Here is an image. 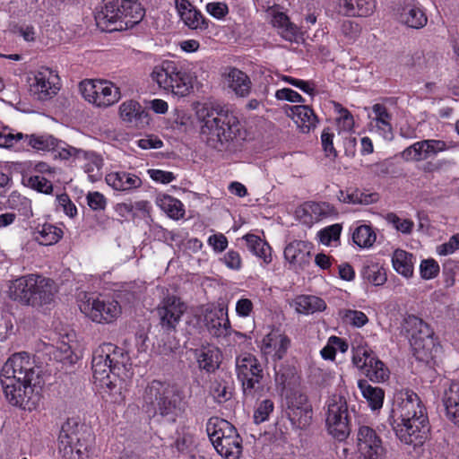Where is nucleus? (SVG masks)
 Returning <instances> with one entry per match:
<instances>
[{
    "label": "nucleus",
    "instance_id": "obj_40",
    "mask_svg": "<svg viewBox=\"0 0 459 459\" xmlns=\"http://www.w3.org/2000/svg\"><path fill=\"white\" fill-rule=\"evenodd\" d=\"M244 239L250 252L262 258L265 264L272 262V248L266 241L254 234L245 235Z\"/></svg>",
    "mask_w": 459,
    "mask_h": 459
},
{
    "label": "nucleus",
    "instance_id": "obj_1",
    "mask_svg": "<svg viewBox=\"0 0 459 459\" xmlns=\"http://www.w3.org/2000/svg\"><path fill=\"white\" fill-rule=\"evenodd\" d=\"M0 382L10 404L23 410L37 409L41 401V377L29 353H14L2 367Z\"/></svg>",
    "mask_w": 459,
    "mask_h": 459
},
{
    "label": "nucleus",
    "instance_id": "obj_57",
    "mask_svg": "<svg viewBox=\"0 0 459 459\" xmlns=\"http://www.w3.org/2000/svg\"><path fill=\"white\" fill-rule=\"evenodd\" d=\"M210 392L214 400L219 403H225L231 398V392L228 390V385L225 381H213Z\"/></svg>",
    "mask_w": 459,
    "mask_h": 459
},
{
    "label": "nucleus",
    "instance_id": "obj_5",
    "mask_svg": "<svg viewBox=\"0 0 459 459\" xmlns=\"http://www.w3.org/2000/svg\"><path fill=\"white\" fill-rule=\"evenodd\" d=\"M402 327L416 359L426 363L432 359L433 352L437 347L431 327L414 315H408L403 319Z\"/></svg>",
    "mask_w": 459,
    "mask_h": 459
},
{
    "label": "nucleus",
    "instance_id": "obj_24",
    "mask_svg": "<svg viewBox=\"0 0 459 459\" xmlns=\"http://www.w3.org/2000/svg\"><path fill=\"white\" fill-rule=\"evenodd\" d=\"M105 179L107 184L117 191H131L139 188L143 184L138 176L126 171L110 172Z\"/></svg>",
    "mask_w": 459,
    "mask_h": 459
},
{
    "label": "nucleus",
    "instance_id": "obj_51",
    "mask_svg": "<svg viewBox=\"0 0 459 459\" xmlns=\"http://www.w3.org/2000/svg\"><path fill=\"white\" fill-rule=\"evenodd\" d=\"M23 184L30 187L31 189L37 190L38 192L44 194H51L53 191L52 183L47 178L40 176H30L27 178H23Z\"/></svg>",
    "mask_w": 459,
    "mask_h": 459
},
{
    "label": "nucleus",
    "instance_id": "obj_41",
    "mask_svg": "<svg viewBox=\"0 0 459 459\" xmlns=\"http://www.w3.org/2000/svg\"><path fill=\"white\" fill-rule=\"evenodd\" d=\"M358 385L368 406L373 411L382 408L385 397V392L382 388L370 385L367 380H359Z\"/></svg>",
    "mask_w": 459,
    "mask_h": 459
},
{
    "label": "nucleus",
    "instance_id": "obj_54",
    "mask_svg": "<svg viewBox=\"0 0 459 459\" xmlns=\"http://www.w3.org/2000/svg\"><path fill=\"white\" fill-rule=\"evenodd\" d=\"M421 145L424 146L426 160L454 147V145L445 141L434 139L423 140Z\"/></svg>",
    "mask_w": 459,
    "mask_h": 459
},
{
    "label": "nucleus",
    "instance_id": "obj_30",
    "mask_svg": "<svg viewBox=\"0 0 459 459\" xmlns=\"http://www.w3.org/2000/svg\"><path fill=\"white\" fill-rule=\"evenodd\" d=\"M178 69L176 61L163 60L160 64L155 65L151 73L152 81L156 82L160 88L169 91L173 81L172 74H176Z\"/></svg>",
    "mask_w": 459,
    "mask_h": 459
},
{
    "label": "nucleus",
    "instance_id": "obj_22",
    "mask_svg": "<svg viewBox=\"0 0 459 459\" xmlns=\"http://www.w3.org/2000/svg\"><path fill=\"white\" fill-rule=\"evenodd\" d=\"M195 356L199 368L207 373H213L220 367L221 353L219 348L213 345H202L195 350Z\"/></svg>",
    "mask_w": 459,
    "mask_h": 459
},
{
    "label": "nucleus",
    "instance_id": "obj_16",
    "mask_svg": "<svg viewBox=\"0 0 459 459\" xmlns=\"http://www.w3.org/2000/svg\"><path fill=\"white\" fill-rule=\"evenodd\" d=\"M203 322L208 333L213 337H225L230 333V322L227 309L208 305L203 311Z\"/></svg>",
    "mask_w": 459,
    "mask_h": 459
},
{
    "label": "nucleus",
    "instance_id": "obj_4",
    "mask_svg": "<svg viewBox=\"0 0 459 459\" xmlns=\"http://www.w3.org/2000/svg\"><path fill=\"white\" fill-rule=\"evenodd\" d=\"M110 345H100L93 352L91 368L93 372L94 384L99 390L110 402L119 403L124 401L123 385L124 380L119 377L118 372L109 367V357L106 353L109 351Z\"/></svg>",
    "mask_w": 459,
    "mask_h": 459
},
{
    "label": "nucleus",
    "instance_id": "obj_2",
    "mask_svg": "<svg viewBox=\"0 0 459 459\" xmlns=\"http://www.w3.org/2000/svg\"><path fill=\"white\" fill-rule=\"evenodd\" d=\"M388 422L402 442L414 446L422 445L430 432L426 408L418 394L409 389L395 394Z\"/></svg>",
    "mask_w": 459,
    "mask_h": 459
},
{
    "label": "nucleus",
    "instance_id": "obj_64",
    "mask_svg": "<svg viewBox=\"0 0 459 459\" xmlns=\"http://www.w3.org/2000/svg\"><path fill=\"white\" fill-rule=\"evenodd\" d=\"M206 12L218 20L224 19L229 13V6L225 2H212L206 4Z\"/></svg>",
    "mask_w": 459,
    "mask_h": 459
},
{
    "label": "nucleus",
    "instance_id": "obj_14",
    "mask_svg": "<svg viewBox=\"0 0 459 459\" xmlns=\"http://www.w3.org/2000/svg\"><path fill=\"white\" fill-rule=\"evenodd\" d=\"M357 446L366 459H384L385 449L377 431L367 425H360L357 431Z\"/></svg>",
    "mask_w": 459,
    "mask_h": 459
},
{
    "label": "nucleus",
    "instance_id": "obj_52",
    "mask_svg": "<svg viewBox=\"0 0 459 459\" xmlns=\"http://www.w3.org/2000/svg\"><path fill=\"white\" fill-rule=\"evenodd\" d=\"M340 316L344 323L354 327H362L368 322V318L365 313L359 310L342 309Z\"/></svg>",
    "mask_w": 459,
    "mask_h": 459
},
{
    "label": "nucleus",
    "instance_id": "obj_62",
    "mask_svg": "<svg viewBox=\"0 0 459 459\" xmlns=\"http://www.w3.org/2000/svg\"><path fill=\"white\" fill-rule=\"evenodd\" d=\"M402 155L406 160L420 161L426 160L424 146L421 145V141L407 147Z\"/></svg>",
    "mask_w": 459,
    "mask_h": 459
},
{
    "label": "nucleus",
    "instance_id": "obj_39",
    "mask_svg": "<svg viewBox=\"0 0 459 459\" xmlns=\"http://www.w3.org/2000/svg\"><path fill=\"white\" fill-rule=\"evenodd\" d=\"M412 260V254L403 249H396L392 256L393 267L399 274L410 278L413 274Z\"/></svg>",
    "mask_w": 459,
    "mask_h": 459
},
{
    "label": "nucleus",
    "instance_id": "obj_7",
    "mask_svg": "<svg viewBox=\"0 0 459 459\" xmlns=\"http://www.w3.org/2000/svg\"><path fill=\"white\" fill-rule=\"evenodd\" d=\"M326 406L328 433L340 442L346 440L351 432V411L346 397L341 394H333L328 398Z\"/></svg>",
    "mask_w": 459,
    "mask_h": 459
},
{
    "label": "nucleus",
    "instance_id": "obj_38",
    "mask_svg": "<svg viewBox=\"0 0 459 459\" xmlns=\"http://www.w3.org/2000/svg\"><path fill=\"white\" fill-rule=\"evenodd\" d=\"M62 237L63 230L49 223L37 227L34 231V239L43 246L54 245L57 243Z\"/></svg>",
    "mask_w": 459,
    "mask_h": 459
},
{
    "label": "nucleus",
    "instance_id": "obj_20",
    "mask_svg": "<svg viewBox=\"0 0 459 459\" xmlns=\"http://www.w3.org/2000/svg\"><path fill=\"white\" fill-rule=\"evenodd\" d=\"M119 115L124 122L133 124L136 127L143 128L149 125V112L136 100H129L123 102L119 107Z\"/></svg>",
    "mask_w": 459,
    "mask_h": 459
},
{
    "label": "nucleus",
    "instance_id": "obj_3",
    "mask_svg": "<svg viewBox=\"0 0 459 459\" xmlns=\"http://www.w3.org/2000/svg\"><path fill=\"white\" fill-rule=\"evenodd\" d=\"M201 136L206 144L219 152H234L245 140L246 131L238 117L221 105H204L196 112Z\"/></svg>",
    "mask_w": 459,
    "mask_h": 459
},
{
    "label": "nucleus",
    "instance_id": "obj_25",
    "mask_svg": "<svg viewBox=\"0 0 459 459\" xmlns=\"http://www.w3.org/2000/svg\"><path fill=\"white\" fill-rule=\"evenodd\" d=\"M229 88L238 96L246 98L249 95L252 88V82L248 75L243 71L230 67L226 74Z\"/></svg>",
    "mask_w": 459,
    "mask_h": 459
},
{
    "label": "nucleus",
    "instance_id": "obj_42",
    "mask_svg": "<svg viewBox=\"0 0 459 459\" xmlns=\"http://www.w3.org/2000/svg\"><path fill=\"white\" fill-rule=\"evenodd\" d=\"M342 6L346 15L359 17L369 16L376 8L373 0H344Z\"/></svg>",
    "mask_w": 459,
    "mask_h": 459
},
{
    "label": "nucleus",
    "instance_id": "obj_50",
    "mask_svg": "<svg viewBox=\"0 0 459 459\" xmlns=\"http://www.w3.org/2000/svg\"><path fill=\"white\" fill-rule=\"evenodd\" d=\"M103 345H110L112 347L106 355L109 357L108 362L111 363L109 367L113 368V370L119 373L120 370L126 368V365L130 359L128 353L112 343H104Z\"/></svg>",
    "mask_w": 459,
    "mask_h": 459
},
{
    "label": "nucleus",
    "instance_id": "obj_28",
    "mask_svg": "<svg viewBox=\"0 0 459 459\" xmlns=\"http://www.w3.org/2000/svg\"><path fill=\"white\" fill-rule=\"evenodd\" d=\"M442 401L446 417L459 426V382H452L445 390Z\"/></svg>",
    "mask_w": 459,
    "mask_h": 459
},
{
    "label": "nucleus",
    "instance_id": "obj_46",
    "mask_svg": "<svg viewBox=\"0 0 459 459\" xmlns=\"http://www.w3.org/2000/svg\"><path fill=\"white\" fill-rule=\"evenodd\" d=\"M376 239L377 234L368 225H359L352 232V241L359 247H370Z\"/></svg>",
    "mask_w": 459,
    "mask_h": 459
},
{
    "label": "nucleus",
    "instance_id": "obj_19",
    "mask_svg": "<svg viewBox=\"0 0 459 459\" xmlns=\"http://www.w3.org/2000/svg\"><path fill=\"white\" fill-rule=\"evenodd\" d=\"M124 0H103V5L95 16L97 24L108 30H124L120 28L119 8H124Z\"/></svg>",
    "mask_w": 459,
    "mask_h": 459
},
{
    "label": "nucleus",
    "instance_id": "obj_10",
    "mask_svg": "<svg viewBox=\"0 0 459 459\" xmlns=\"http://www.w3.org/2000/svg\"><path fill=\"white\" fill-rule=\"evenodd\" d=\"M352 363L372 382L383 383L389 378L388 368L368 346H358L353 349Z\"/></svg>",
    "mask_w": 459,
    "mask_h": 459
},
{
    "label": "nucleus",
    "instance_id": "obj_12",
    "mask_svg": "<svg viewBox=\"0 0 459 459\" xmlns=\"http://www.w3.org/2000/svg\"><path fill=\"white\" fill-rule=\"evenodd\" d=\"M80 309L93 322L109 324L121 314V307L117 300L89 299L80 306Z\"/></svg>",
    "mask_w": 459,
    "mask_h": 459
},
{
    "label": "nucleus",
    "instance_id": "obj_6",
    "mask_svg": "<svg viewBox=\"0 0 459 459\" xmlns=\"http://www.w3.org/2000/svg\"><path fill=\"white\" fill-rule=\"evenodd\" d=\"M206 431L216 451L226 459H238L242 453V438L228 420L212 417L208 420Z\"/></svg>",
    "mask_w": 459,
    "mask_h": 459
},
{
    "label": "nucleus",
    "instance_id": "obj_33",
    "mask_svg": "<svg viewBox=\"0 0 459 459\" xmlns=\"http://www.w3.org/2000/svg\"><path fill=\"white\" fill-rule=\"evenodd\" d=\"M263 343L266 353L273 351L274 359H281L290 345V340L285 334L271 333L264 338Z\"/></svg>",
    "mask_w": 459,
    "mask_h": 459
},
{
    "label": "nucleus",
    "instance_id": "obj_48",
    "mask_svg": "<svg viewBox=\"0 0 459 459\" xmlns=\"http://www.w3.org/2000/svg\"><path fill=\"white\" fill-rule=\"evenodd\" d=\"M181 19L191 30L204 31L209 28L210 21L195 7L185 13L184 17H181Z\"/></svg>",
    "mask_w": 459,
    "mask_h": 459
},
{
    "label": "nucleus",
    "instance_id": "obj_11",
    "mask_svg": "<svg viewBox=\"0 0 459 459\" xmlns=\"http://www.w3.org/2000/svg\"><path fill=\"white\" fill-rule=\"evenodd\" d=\"M186 305L175 295L164 297L156 307L159 325L166 334L176 333L181 318L186 311Z\"/></svg>",
    "mask_w": 459,
    "mask_h": 459
},
{
    "label": "nucleus",
    "instance_id": "obj_31",
    "mask_svg": "<svg viewBox=\"0 0 459 459\" xmlns=\"http://www.w3.org/2000/svg\"><path fill=\"white\" fill-rule=\"evenodd\" d=\"M178 69L176 61L163 60L160 64L155 65L151 73L152 81L156 82L160 88L169 91L173 81L172 74H176Z\"/></svg>",
    "mask_w": 459,
    "mask_h": 459
},
{
    "label": "nucleus",
    "instance_id": "obj_34",
    "mask_svg": "<svg viewBox=\"0 0 459 459\" xmlns=\"http://www.w3.org/2000/svg\"><path fill=\"white\" fill-rule=\"evenodd\" d=\"M97 97L93 104L97 107L107 108L117 102L120 99L119 89L107 81L97 82Z\"/></svg>",
    "mask_w": 459,
    "mask_h": 459
},
{
    "label": "nucleus",
    "instance_id": "obj_17",
    "mask_svg": "<svg viewBox=\"0 0 459 459\" xmlns=\"http://www.w3.org/2000/svg\"><path fill=\"white\" fill-rule=\"evenodd\" d=\"M171 385L169 382L156 379L148 383L143 394V408L146 413L155 417L157 408Z\"/></svg>",
    "mask_w": 459,
    "mask_h": 459
},
{
    "label": "nucleus",
    "instance_id": "obj_43",
    "mask_svg": "<svg viewBox=\"0 0 459 459\" xmlns=\"http://www.w3.org/2000/svg\"><path fill=\"white\" fill-rule=\"evenodd\" d=\"M25 141L28 145L38 151H56L61 141L50 134H27Z\"/></svg>",
    "mask_w": 459,
    "mask_h": 459
},
{
    "label": "nucleus",
    "instance_id": "obj_37",
    "mask_svg": "<svg viewBox=\"0 0 459 459\" xmlns=\"http://www.w3.org/2000/svg\"><path fill=\"white\" fill-rule=\"evenodd\" d=\"M303 212L309 214L311 219L316 221L334 217L338 214L334 206L326 202H307L304 204Z\"/></svg>",
    "mask_w": 459,
    "mask_h": 459
},
{
    "label": "nucleus",
    "instance_id": "obj_26",
    "mask_svg": "<svg viewBox=\"0 0 459 459\" xmlns=\"http://www.w3.org/2000/svg\"><path fill=\"white\" fill-rule=\"evenodd\" d=\"M372 111L375 115L374 121L380 135L385 139L391 141L394 138L392 119L393 115L387 108L381 103H376L372 106Z\"/></svg>",
    "mask_w": 459,
    "mask_h": 459
},
{
    "label": "nucleus",
    "instance_id": "obj_59",
    "mask_svg": "<svg viewBox=\"0 0 459 459\" xmlns=\"http://www.w3.org/2000/svg\"><path fill=\"white\" fill-rule=\"evenodd\" d=\"M305 407H312L308 403L307 396L299 392H294L287 397V411L294 410L305 409Z\"/></svg>",
    "mask_w": 459,
    "mask_h": 459
},
{
    "label": "nucleus",
    "instance_id": "obj_45",
    "mask_svg": "<svg viewBox=\"0 0 459 459\" xmlns=\"http://www.w3.org/2000/svg\"><path fill=\"white\" fill-rule=\"evenodd\" d=\"M157 204L172 219L182 218L185 214L182 203L170 195L159 196Z\"/></svg>",
    "mask_w": 459,
    "mask_h": 459
},
{
    "label": "nucleus",
    "instance_id": "obj_29",
    "mask_svg": "<svg viewBox=\"0 0 459 459\" xmlns=\"http://www.w3.org/2000/svg\"><path fill=\"white\" fill-rule=\"evenodd\" d=\"M178 72L172 74L171 87L168 91L175 95L186 96L192 89V77L187 68L179 62H176Z\"/></svg>",
    "mask_w": 459,
    "mask_h": 459
},
{
    "label": "nucleus",
    "instance_id": "obj_15",
    "mask_svg": "<svg viewBox=\"0 0 459 459\" xmlns=\"http://www.w3.org/2000/svg\"><path fill=\"white\" fill-rule=\"evenodd\" d=\"M395 12L398 22L408 28L420 30L428 23V16L416 0H401Z\"/></svg>",
    "mask_w": 459,
    "mask_h": 459
},
{
    "label": "nucleus",
    "instance_id": "obj_9",
    "mask_svg": "<svg viewBox=\"0 0 459 459\" xmlns=\"http://www.w3.org/2000/svg\"><path fill=\"white\" fill-rule=\"evenodd\" d=\"M59 452L64 459H87V445L79 437V422L76 419H67L61 426Z\"/></svg>",
    "mask_w": 459,
    "mask_h": 459
},
{
    "label": "nucleus",
    "instance_id": "obj_49",
    "mask_svg": "<svg viewBox=\"0 0 459 459\" xmlns=\"http://www.w3.org/2000/svg\"><path fill=\"white\" fill-rule=\"evenodd\" d=\"M287 416L293 428L298 429H307L312 422V407L287 411Z\"/></svg>",
    "mask_w": 459,
    "mask_h": 459
},
{
    "label": "nucleus",
    "instance_id": "obj_23",
    "mask_svg": "<svg viewBox=\"0 0 459 459\" xmlns=\"http://www.w3.org/2000/svg\"><path fill=\"white\" fill-rule=\"evenodd\" d=\"M56 292V285L53 280L39 275L34 298L30 299L32 302L31 307H40L49 305L54 301Z\"/></svg>",
    "mask_w": 459,
    "mask_h": 459
},
{
    "label": "nucleus",
    "instance_id": "obj_13",
    "mask_svg": "<svg viewBox=\"0 0 459 459\" xmlns=\"http://www.w3.org/2000/svg\"><path fill=\"white\" fill-rule=\"evenodd\" d=\"M184 392L177 385L172 384L168 390L166 396L156 410V416L160 417L168 422H176L186 409Z\"/></svg>",
    "mask_w": 459,
    "mask_h": 459
},
{
    "label": "nucleus",
    "instance_id": "obj_32",
    "mask_svg": "<svg viewBox=\"0 0 459 459\" xmlns=\"http://www.w3.org/2000/svg\"><path fill=\"white\" fill-rule=\"evenodd\" d=\"M312 247V244L308 241L294 240L286 246L284 257L290 264H301L310 256Z\"/></svg>",
    "mask_w": 459,
    "mask_h": 459
},
{
    "label": "nucleus",
    "instance_id": "obj_44",
    "mask_svg": "<svg viewBox=\"0 0 459 459\" xmlns=\"http://www.w3.org/2000/svg\"><path fill=\"white\" fill-rule=\"evenodd\" d=\"M61 143L58 145V148L55 152H58L59 157L63 160H68L72 157L74 158H81L83 157L84 159H88L91 155V158L93 160V163L97 166L98 170H100L103 166V160L102 158L96 154L95 152H85L81 149H77L75 147L67 145L66 147L61 146ZM63 144H65L63 143Z\"/></svg>",
    "mask_w": 459,
    "mask_h": 459
},
{
    "label": "nucleus",
    "instance_id": "obj_27",
    "mask_svg": "<svg viewBox=\"0 0 459 459\" xmlns=\"http://www.w3.org/2000/svg\"><path fill=\"white\" fill-rule=\"evenodd\" d=\"M59 88L51 83L47 75L39 72L34 76L30 91L33 97L40 101L48 100L57 94Z\"/></svg>",
    "mask_w": 459,
    "mask_h": 459
},
{
    "label": "nucleus",
    "instance_id": "obj_60",
    "mask_svg": "<svg viewBox=\"0 0 459 459\" xmlns=\"http://www.w3.org/2000/svg\"><path fill=\"white\" fill-rule=\"evenodd\" d=\"M385 219L388 222L392 223L398 231H401L402 233L410 234L412 231L414 223L411 220H402L394 212L387 213Z\"/></svg>",
    "mask_w": 459,
    "mask_h": 459
},
{
    "label": "nucleus",
    "instance_id": "obj_21",
    "mask_svg": "<svg viewBox=\"0 0 459 459\" xmlns=\"http://www.w3.org/2000/svg\"><path fill=\"white\" fill-rule=\"evenodd\" d=\"M286 114L291 117L302 133L307 134L314 129L317 123V117L307 105H286Z\"/></svg>",
    "mask_w": 459,
    "mask_h": 459
},
{
    "label": "nucleus",
    "instance_id": "obj_63",
    "mask_svg": "<svg viewBox=\"0 0 459 459\" xmlns=\"http://www.w3.org/2000/svg\"><path fill=\"white\" fill-rule=\"evenodd\" d=\"M421 278L429 280L435 278L439 273V264L434 259L421 261L420 265Z\"/></svg>",
    "mask_w": 459,
    "mask_h": 459
},
{
    "label": "nucleus",
    "instance_id": "obj_58",
    "mask_svg": "<svg viewBox=\"0 0 459 459\" xmlns=\"http://www.w3.org/2000/svg\"><path fill=\"white\" fill-rule=\"evenodd\" d=\"M342 225L339 223H335L330 225L328 227L324 228L318 232V237L320 241L329 246L332 241H337L340 239L341 232H342Z\"/></svg>",
    "mask_w": 459,
    "mask_h": 459
},
{
    "label": "nucleus",
    "instance_id": "obj_47",
    "mask_svg": "<svg viewBox=\"0 0 459 459\" xmlns=\"http://www.w3.org/2000/svg\"><path fill=\"white\" fill-rule=\"evenodd\" d=\"M361 275L365 281L375 286L384 285L387 280L385 268L378 264L363 266Z\"/></svg>",
    "mask_w": 459,
    "mask_h": 459
},
{
    "label": "nucleus",
    "instance_id": "obj_18",
    "mask_svg": "<svg viewBox=\"0 0 459 459\" xmlns=\"http://www.w3.org/2000/svg\"><path fill=\"white\" fill-rule=\"evenodd\" d=\"M39 274H28L12 281L9 287L10 298L23 305L31 306Z\"/></svg>",
    "mask_w": 459,
    "mask_h": 459
},
{
    "label": "nucleus",
    "instance_id": "obj_56",
    "mask_svg": "<svg viewBox=\"0 0 459 459\" xmlns=\"http://www.w3.org/2000/svg\"><path fill=\"white\" fill-rule=\"evenodd\" d=\"M341 32L347 40V42L352 43L359 37L361 32V27L356 22L351 20H344L341 23Z\"/></svg>",
    "mask_w": 459,
    "mask_h": 459
},
{
    "label": "nucleus",
    "instance_id": "obj_36",
    "mask_svg": "<svg viewBox=\"0 0 459 459\" xmlns=\"http://www.w3.org/2000/svg\"><path fill=\"white\" fill-rule=\"evenodd\" d=\"M295 309L300 314H314L326 308L325 301L313 295H299L294 300Z\"/></svg>",
    "mask_w": 459,
    "mask_h": 459
},
{
    "label": "nucleus",
    "instance_id": "obj_55",
    "mask_svg": "<svg viewBox=\"0 0 459 459\" xmlns=\"http://www.w3.org/2000/svg\"><path fill=\"white\" fill-rule=\"evenodd\" d=\"M273 409L274 403L271 399L261 401L254 411V421L259 424L267 420Z\"/></svg>",
    "mask_w": 459,
    "mask_h": 459
},
{
    "label": "nucleus",
    "instance_id": "obj_53",
    "mask_svg": "<svg viewBox=\"0 0 459 459\" xmlns=\"http://www.w3.org/2000/svg\"><path fill=\"white\" fill-rule=\"evenodd\" d=\"M296 371L290 366H281L275 372V383L282 389L295 383Z\"/></svg>",
    "mask_w": 459,
    "mask_h": 459
},
{
    "label": "nucleus",
    "instance_id": "obj_8",
    "mask_svg": "<svg viewBox=\"0 0 459 459\" xmlns=\"http://www.w3.org/2000/svg\"><path fill=\"white\" fill-rule=\"evenodd\" d=\"M237 379L241 384L245 401H253L262 389L264 377L263 367L256 357L251 353H243L236 358Z\"/></svg>",
    "mask_w": 459,
    "mask_h": 459
},
{
    "label": "nucleus",
    "instance_id": "obj_61",
    "mask_svg": "<svg viewBox=\"0 0 459 459\" xmlns=\"http://www.w3.org/2000/svg\"><path fill=\"white\" fill-rule=\"evenodd\" d=\"M281 80L294 87L299 88L308 95L314 96L316 94V84L313 82L296 79L289 75H283Z\"/></svg>",
    "mask_w": 459,
    "mask_h": 459
},
{
    "label": "nucleus",
    "instance_id": "obj_35",
    "mask_svg": "<svg viewBox=\"0 0 459 459\" xmlns=\"http://www.w3.org/2000/svg\"><path fill=\"white\" fill-rule=\"evenodd\" d=\"M124 22H120V28L128 30L142 22L145 11L142 4L136 0H124Z\"/></svg>",
    "mask_w": 459,
    "mask_h": 459
}]
</instances>
